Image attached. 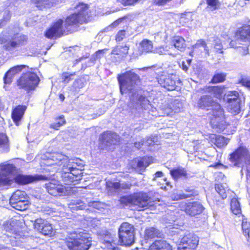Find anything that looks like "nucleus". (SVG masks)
<instances>
[{"instance_id": "obj_1", "label": "nucleus", "mask_w": 250, "mask_h": 250, "mask_svg": "<svg viewBox=\"0 0 250 250\" xmlns=\"http://www.w3.org/2000/svg\"><path fill=\"white\" fill-rule=\"evenodd\" d=\"M139 76L132 71H128L118 78L121 93H130V101L128 104V115L137 116L143 108L146 109L150 105L149 101L137 88L140 82Z\"/></svg>"}, {"instance_id": "obj_2", "label": "nucleus", "mask_w": 250, "mask_h": 250, "mask_svg": "<svg viewBox=\"0 0 250 250\" xmlns=\"http://www.w3.org/2000/svg\"><path fill=\"white\" fill-rule=\"evenodd\" d=\"M224 89V86H205L201 89L205 94L200 97L197 103L198 107L209 111L208 114L211 116L210 117L211 124L219 130L225 128L224 111L220 104L213 100V97L219 98Z\"/></svg>"}, {"instance_id": "obj_3", "label": "nucleus", "mask_w": 250, "mask_h": 250, "mask_svg": "<svg viewBox=\"0 0 250 250\" xmlns=\"http://www.w3.org/2000/svg\"><path fill=\"white\" fill-rule=\"evenodd\" d=\"M75 8L77 12L68 16L64 21L62 19L58 20L47 30L45 36L48 38H59L71 34L77 31L80 24L88 22L90 12L87 4L79 3Z\"/></svg>"}, {"instance_id": "obj_4", "label": "nucleus", "mask_w": 250, "mask_h": 250, "mask_svg": "<svg viewBox=\"0 0 250 250\" xmlns=\"http://www.w3.org/2000/svg\"><path fill=\"white\" fill-rule=\"evenodd\" d=\"M65 243L69 250H88L91 246V240L85 230L78 229L69 232Z\"/></svg>"}, {"instance_id": "obj_5", "label": "nucleus", "mask_w": 250, "mask_h": 250, "mask_svg": "<svg viewBox=\"0 0 250 250\" xmlns=\"http://www.w3.org/2000/svg\"><path fill=\"white\" fill-rule=\"evenodd\" d=\"M120 202L125 206H134L140 210L153 206V201L147 193L143 191L134 193L120 198Z\"/></svg>"}, {"instance_id": "obj_6", "label": "nucleus", "mask_w": 250, "mask_h": 250, "mask_svg": "<svg viewBox=\"0 0 250 250\" xmlns=\"http://www.w3.org/2000/svg\"><path fill=\"white\" fill-rule=\"evenodd\" d=\"M229 160L234 166L242 167V175L245 172L247 178H250V154L246 147H238L230 155Z\"/></svg>"}, {"instance_id": "obj_7", "label": "nucleus", "mask_w": 250, "mask_h": 250, "mask_svg": "<svg viewBox=\"0 0 250 250\" xmlns=\"http://www.w3.org/2000/svg\"><path fill=\"white\" fill-rule=\"evenodd\" d=\"M27 40L26 35L14 34L9 30L3 31L0 34V43L3 44V48L8 51H13L16 48L24 45Z\"/></svg>"}, {"instance_id": "obj_8", "label": "nucleus", "mask_w": 250, "mask_h": 250, "mask_svg": "<svg viewBox=\"0 0 250 250\" xmlns=\"http://www.w3.org/2000/svg\"><path fill=\"white\" fill-rule=\"evenodd\" d=\"M39 78L34 73L24 74L19 80L18 85L27 91L35 89L39 82Z\"/></svg>"}, {"instance_id": "obj_9", "label": "nucleus", "mask_w": 250, "mask_h": 250, "mask_svg": "<svg viewBox=\"0 0 250 250\" xmlns=\"http://www.w3.org/2000/svg\"><path fill=\"white\" fill-rule=\"evenodd\" d=\"M199 240L193 232H187L182 238L178 250H193L197 247Z\"/></svg>"}, {"instance_id": "obj_10", "label": "nucleus", "mask_w": 250, "mask_h": 250, "mask_svg": "<svg viewBox=\"0 0 250 250\" xmlns=\"http://www.w3.org/2000/svg\"><path fill=\"white\" fill-rule=\"evenodd\" d=\"M17 171L16 167L12 164H2L0 165V185L9 184V176Z\"/></svg>"}, {"instance_id": "obj_11", "label": "nucleus", "mask_w": 250, "mask_h": 250, "mask_svg": "<svg viewBox=\"0 0 250 250\" xmlns=\"http://www.w3.org/2000/svg\"><path fill=\"white\" fill-rule=\"evenodd\" d=\"M176 76H162L158 79V82L162 86L167 89L168 90H174L177 87V84H180L181 82L178 80L176 82Z\"/></svg>"}, {"instance_id": "obj_12", "label": "nucleus", "mask_w": 250, "mask_h": 250, "mask_svg": "<svg viewBox=\"0 0 250 250\" xmlns=\"http://www.w3.org/2000/svg\"><path fill=\"white\" fill-rule=\"evenodd\" d=\"M100 140L103 145L108 147L118 144L120 137L116 133L106 131L100 135Z\"/></svg>"}, {"instance_id": "obj_13", "label": "nucleus", "mask_w": 250, "mask_h": 250, "mask_svg": "<svg viewBox=\"0 0 250 250\" xmlns=\"http://www.w3.org/2000/svg\"><path fill=\"white\" fill-rule=\"evenodd\" d=\"M84 166L83 161L78 158L69 159L65 164H63V170L65 172L72 173L75 169H81Z\"/></svg>"}, {"instance_id": "obj_14", "label": "nucleus", "mask_w": 250, "mask_h": 250, "mask_svg": "<svg viewBox=\"0 0 250 250\" xmlns=\"http://www.w3.org/2000/svg\"><path fill=\"white\" fill-rule=\"evenodd\" d=\"M239 44H250V25L244 26L236 33L235 37Z\"/></svg>"}, {"instance_id": "obj_15", "label": "nucleus", "mask_w": 250, "mask_h": 250, "mask_svg": "<svg viewBox=\"0 0 250 250\" xmlns=\"http://www.w3.org/2000/svg\"><path fill=\"white\" fill-rule=\"evenodd\" d=\"M129 47L125 44L124 45H117L113 48L111 53L112 55H116L117 57L111 56L113 62H120L125 58L128 54Z\"/></svg>"}, {"instance_id": "obj_16", "label": "nucleus", "mask_w": 250, "mask_h": 250, "mask_svg": "<svg viewBox=\"0 0 250 250\" xmlns=\"http://www.w3.org/2000/svg\"><path fill=\"white\" fill-rule=\"evenodd\" d=\"M45 188L48 193L53 196H63L67 193L65 187L57 185L52 183L46 184Z\"/></svg>"}, {"instance_id": "obj_17", "label": "nucleus", "mask_w": 250, "mask_h": 250, "mask_svg": "<svg viewBox=\"0 0 250 250\" xmlns=\"http://www.w3.org/2000/svg\"><path fill=\"white\" fill-rule=\"evenodd\" d=\"M16 183L21 184L25 185L35 181L45 179V177L41 175H23L20 174L17 175L14 178Z\"/></svg>"}, {"instance_id": "obj_18", "label": "nucleus", "mask_w": 250, "mask_h": 250, "mask_svg": "<svg viewBox=\"0 0 250 250\" xmlns=\"http://www.w3.org/2000/svg\"><path fill=\"white\" fill-rule=\"evenodd\" d=\"M19 223V220L14 219L4 224L3 231L9 233L6 234L7 236L16 238V236H18L20 229Z\"/></svg>"}, {"instance_id": "obj_19", "label": "nucleus", "mask_w": 250, "mask_h": 250, "mask_svg": "<svg viewBox=\"0 0 250 250\" xmlns=\"http://www.w3.org/2000/svg\"><path fill=\"white\" fill-rule=\"evenodd\" d=\"M100 240L102 243L101 248L115 250L117 249V243L114 240L113 237L108 232L100 236Z\"/></svg>"}, {"instance_id": "obj_20", "label": "nucleus", "mask_w": 250, "mask_h": 250, "mask_svg": "<svg viewBox=\"0 0 250 250\" xmlns=\"http://www.w3.org/2000/svg\"><path fill=\"white\" fill-rule=\"evenodd\" d=\"M204 209L203 205L198 202L188 203L185 208V212L190 216H195L202 212Z\"/></svg>"}, {"instance_id": "obj_21", "label": "nucleus", "mask_w": 250, "mask_h": 250, "mask_svg": "<svg viewBox=\"0 0 250 250\" xmlns=\"http://www.w3.org/2000/svg\"><path fill=\"white\" fill-rule=\"evenodd\" d=\"M27 107L25 105H19L16 106L12 110L11 117L14 122L17 125L22 119Z\"/></svg>"}, {"instance_id": "obj_22", "label": "nucleus", "mask_w": 250, "mask_h": 250, "mask_svg": "<svg viewBox=\"0 0 250 250\" xmlns=\"http://www.w3.org/2000/svg\"><path fill=\"white\" fill-rule=\"evenodd\" d=\"M26 66L25 65H19L10 68L5 74L3 81L5 84H10L13 80L14 75L20 72Z\"/></svg>"}, {"instance_id": "obj_23", "label": "nucleus", "mask_w": 250, "mask_h": 250, "mask_svg": "<svg viewBox=\"0 0 250 250\" xmlns=\"http://www.w3.org/2000/svg\"><path fill=\"white\" fill-rule=\"evenodd\" d=\"M153 45L152 42L148 40L144 39L140 43L138 52L140 55L143 54L153 53Z\"/></svg>"}, {"instance_id": "obj_24", "label": "nucleus", "mask_w": 250, "mask_h": 250, "mask_svg": "<svg viewBox=\"0 0 250 250\" xmlns=\"http://www.w3.org/2000/svg\"><path fill=\"white\" fill-rule=\"evenodd\" d=\"M149 250H172L170 244L166 240H155L149 247Z\"/></svg>"}, {"instance_id": "obj_25", "label": "nucleus", "mask_w": 250, "mask_h": 250, "mask_svg": "<svg viewBox=\"0 0 250 250\" xmlns=\"http://www.w3.org/2000/svg\"><path fill=\"white\" fill-rule=\"evenodd\" d=\"M47 154L49 155L48 156H46L47 158L54 162L52 164L53 165L56 164L61 166L62 164H65L68 160V157L58 152H53L51 154L47 153Z\"/></svg>"}, {"instance_id": "obj_26", "label": "nucleus", "mask_w": 250, "mask_h": 250, "mask_svg": "<svg viewBox=\"0 0 250 250\" xmlns=\"http://www.w3.org/2000/svg\"><path fill=\"white\" fill-rule=\"evenodd\" d=\"M149 165V163H148V158L143 157L135 160L132 167L136 171L141 173L142 171H143L146 167Z\"/></svg>"}, {"instance_id": "obj_27", "label": "nucleus", "mask_w": 250, "mask_h": 250, "mask_svg": "<svg viewBox=\"0 0 250 250\" xmlns=\"http://www.w3.org/2000/svg\"><path fill=\"white\" fill-rule=\"evenodd\" d=\"M132 233H134V227L133 225L127 222L123 223L119 229V236L125 238V234H128L129 236L131 237Z\"/></svg>"}, {"instance_id": "obj_28", "label": "nucleus", "mask_w": 250, "mask_h": 250, "mask_svg": "<svg viewBox=\"0 0 250 250\" xmlns=\"http://www.w3.org/2000/svg\"><path fill=\"white\" fill-rule=\"evenodd\" d=\"M242 107V101H236L227 103V108L229 112L233 115L239 114Z\"/></svg>"}, {"instance_id": "obj_29", "label": "nucleus", "mask_w": 250, "mask_h": 250, "mask_svg": "<svg viewBox=\"0 0 250 250\" xmlns=\"http://www.w3.org/2000/svg\"><path fill=\"white\" fill-rule=\"evenodd\" d=\"M27 199V196L25 191L18 190L16 191L10 198V204L24 201Z\"/></svg>"}, {"instance_id": "obj_30", "label": "nucleus", "mask_w": 250, "mask_h": 250, "mask_svg": "<svg viewBox=\"0 0 250 250\" xmlns=\"http://www.w3.org/2000/svg\"><path fill=\"white\" fill-rule=\"evenodd\" d=\"M163 236L162 232L154 227L147 228L145 230V238L146 239H152L155 237L161 238Z\"/></svg>"}, {"instance_id": "obj_31", "label": "nucleus", "mask_w": 250, "mask_h": 250, "mask_svg": "<svg viewBox=\"0 0 250 250\" xmlns=\"http://www.w3.org/2000/svg\"><path fill=\"white\" fill-rule=\"evenodd\" d=\"M9 140L7 135L0 133V151L1 153L7 152L9 150Z\"/></svg>"}, {"instance_id": "obj_32", "label": "nucleus", "mask_w": 250, "mask_h": 250, "mask_svg": "<svg viewBox=\"0 0 250 250\" xmlns=\"http://www.w3.org/2000/svg\"><path fill=\"white\" fill-rule=\"evenodd\" d=\"M86 204L80 199L72 200L68 204V207L72 211L85 208Z\"/></svg>"}, {"instance_id": "obj_33", "label": "nucleus", "mask_w": 250, "mask_h": 250, "mask_svg": "<svg viewBox=\"0 0 250 250\" xmlns=\"http://www.w3.org/2000/svg\"><path fill=\"white\" fill-rule=\"evenodd\" d=\"M171 43L172 46L180 51H184L186 47L185 41L181 37H174L172 40Z\"/></svg>"}, {"instance_id": "obj_34", "label": "nucleus", "mask_w": 250, "mask_h": 250, "mask_svg": "<svg viewBox=\"0 0 250 250\" xmlns=\"http://www.w3.org/2000/svg\"><path fill=\"white\" fill-rule=\"evenodd\" d=\"M201 48L204 49L205 54L207 56H209L210 55L209 50L205 40L203 39L198 40L196 42V43L192 46V48L193 49V51H197L198 52H199V51H201Z\"/></svg>"}, {"instance_id": "obj_35", "label": "nucleus", "mask_w": 250, "mask_h": 250, "mask_svg": "<svg viewBox=\"0 0 250 250\" xmlns=\"http://www.w3.org/2000/svg\"><path fill=\"white\" fill-rule=\"evenodd\" d=\"M36 6L41 9L50 8L56 3V0H32Z\"/></svg>"}, {"instance_id": "obj_36", "label": "nucleus", "mask_w": 250, "mask_h": 250, "mask_svg": "<svg viewBox=\"0 0 250 250\" xmlns=\"http://www.w3.org/2000/svg\"><path fill=\"white\" fill-rule=\"evenodd\" d=\"M224 101L227 103L238 101H242L239 97V93L236 91H228L225 93L224 97Z\"/></svg>"}, {"instance_id": "obj_37", "label": "nucleus", "mask_w": 250, "mask_h": 250, "mask_svg": "<svg viewBox=\"0 0 250 250\" xmlns=\"http://www.w3.org/2000/svg\"><path fill=\"white\" fill-rule=\"evenodd\" d=\"M170 174L174 179H177L181 177L186 178L187 173L186 170L183 167H178L170 170Z\"/></svg>"}, {"instance_id": "obj_38", "label": "nucleus", "mask_w": 250, "mask_h": 250, "mask_svg": "<svg viewBox=\"0 0 250 250\" xmlns=\"http://www.w3.org/2000/svg\"><path fill=\"white\" fill-rule=\"evenodd\" d=\"M125 238L122 237V236H119V240L118 242L121 244V245H131L134 242V233H132L131 237L129 236V235H125Z\"/></svg>"}, {"instance_id": "obj_39", "label": "nucleus", "mask_w": 250, "mask_h": 250, "mask_svg": "<svg viewBox=\"0 0 250 250\" xmlns=\"http://www.w3.org/2000/svg\"><path fill=\"white\" fill-rule=\"evenodd\" d=\"M230 208L233 214L237 215L241 213L240 205L236 198H233L231 200Z\"/></svg>"}, {"instance_id": "obj_40", "label": "nucleus", "mask_w": 250, "mask_h": 250, "mask_svg": "<svg viewBox=\"0 0 250 250\" xmlns=\"http://www.w3.org/2000/svg\"><path fill=\"white\" fill-rule=\"evenodd\" d=\"M46 220L41 218L36 219L34 221V229L42 234L45 222Z\"/></svg>"}, {"instance_id": "obj_41", "label": "nucleus", "mask_w": 250, "mask_h": 250, "mask_svg": "<svg viewBox=\"0 0 250 250\" xmlns=\"http://www.w3.org/2000/svg\"><path fill=\"white\" fill-rule=\"evenodd\" d=\"M10 205L13 208L17 210H25L27 209L28 207V201L27 199L24 201L16 202L13 204H10Z\"/></svg>"}, {"instance_id": "obj_42", "label": "nucleus", "mask_w": 250, "mask_h": 250, "mask_svg": "<svg viewBox=\"0 0 250 250\" xmlns=\"http://www.w3.org/2000/svg\"><path fill=\"white\" fill-rule=\"evenodd\" d=\"M207 8L211 11L220 8L221 3L219 0H206Z\"/></svg>"}, {"instance_id": "obj_43", "label": "nucleus", "mask_w": 250, "mask_h": 250, "mask_svg": "<svg viewBox=\"0 0 250 250\" xmlns=\"http://www.w3.org/2000/svg\"><path fill=\"white\" fill-rule=\"evenodd\" d=\"M186 193H183L185 198H190L192 197H195L198 195L199 192L195 188L192 187H187L184 189Z\"/></svg>"}, {"instance_id": "obj_44", "label": "nucleus", "mask_w": 250, "mask_h": 250, "mask_svg": "<svg viewBox=\"0 0 250 250\" xmlns=\"http://www.w3.org/2000/svg\"><path fill=\"white\" fill-rule=\"evenodd\" d=\"M229 142V140L225 139L222 136H216L214 144L218 147H222L226 146Z\"/></svg>"}, {"instance_id": "obj_45", "label": "nucleus", "mask_w": 250, "mask_h": 250, "mask_svg": "<svg viewBox=\"0 0 250 250\" xmlns=\"http://www.w3.org/2000/svg\"><path fill=\"white\" fill-rule=\"evenodd\" d=\"M226 74L224 73H215L212 77L211 82L213 83L223 82L226 79Z\"/></svg>"}, {"instance_id": "obj_46", "label": "nucleus", "mask_w": 250, "mask_h": 250, "mask_svg": "<svg viewBox=\"0 0 250 250\" xmlns=\"http://www.w3.org/2000/svg\"><path fill=\"white\" fill-rule=\"evenodd\" d=\"M215 188L217 192L221 196L222 199L227 197V188L222 184H215Z\"/></svg>"}, {"instance_id": "obj_47", "label": "nucleus", "mask_w": 250, "mask_h": 250, "mask_svg": "<svg viewBox=\"0 0 250 250\" xmlns=\"http://www.w3.org/2000/svg\"><path fill=\"white\" fill-rule=\"evenodd\" d=\"M170 48L166 46L165 47L164 46H160L157 47L155 50H153V53H157L159 55H169L173 56V54L169 51V49Z\"/></svg>"}, {"instance_id": "obj_48", "label": "nucleus", "mask_w": 250, "mask_h": 250, "mask_svg": "<svg viewBox=\"0 0 250 250\" xmlns=\"http://www.w3.org/2000/svg\"><path fill=\"white\" fill-rule=\"evenodd\" d=\"M183 108V104L182 102H180L178 99L175 100L172 104V107H170V109H172L174 113L179 112Z\"/></svg>"}, {"instance_id": "obj_49", "label": "nucleus", "mask_w": 250, "mask_h": 250, "mask_svg": "<svg viewBox=\"0 0 250 250\" xmlns=\"http://www.w3.org/2000/svg\"><path fill=\"white\" fill-rule=\"evenodd\" d=\"M53 233V228L51 224L47 221L45 222V226H44L42 234L44 235L51 236Z\"/></svg>"}, {"instance_id": "obj_50", "label": "nucleus", "mask_w": 250, "mask_h": 250, "mask_svg": "<svg viewBox=\"0 0 250 250\" xmlns=\"http://www.w3.org/2000/svg\"><path fill=\"white\" fill-rule=\"evenodd\" d=\"M75 75V73L69 74L67 72L63 73L62 75V82L65 83H68L71 80L73 79V77Z\"/></svg>"}, {"instance_id": "obj_51", "label": "nucleus", "mask_w": 250, "mask_h": 250, "mask_svg": "<svg viewBox=\"0 0 250 250\" xmlns=\"http://www.w3.org/2000/svg\"><path fill=\"white\" fill-rule=\"evenodd\" d=\"M250 223L247 221L243 220L242 223V229L245 236L249 235Z\"/></svg>"}, {"instance_id": "obj_52", "label": "nucleus", "mask_w": 250, "mask_h": 250, "mask_svg": "<svg viewBox=\"0 0 250 250\" xmlns=\"http://www.w3.org/2000/svg\"><path fill=\"white\" fill-rule=\"evenodd\" d=\"M107 186L109 190H113L116 191L121 188V184L119 182H108L107 183Z\"/></svg>"}, {"instance_id": "obj_53", "label": "nucleus", "mask_w": 250, "mask_h": 250, "mask_svg": "<svg viewBox=\"0 0 250 250\" xmlns=\"http://www.w3.org/2000/svg\"><path fill=\"white\" fill-rule=\"evenodd\" d=\"M214 48L216 50V52L222 53V45L220 40L218 39H216L214 40Z\"/></svg>"}, {"instance_id": "obj_54", "label": "nucleus", "mask_w": 250, "mask_h": 250, "mask_svg": "<svg viewBox=\"0 0 250 250\" xmlns=\"http://www.w3.org/2000/svg\"><path fill=\"white\" fill-rule=\"evenodd\" d=\"M41 210L46 214H50L51 213L54 212V209L46 205L42 206Z\"/></svg>"}, {"instance_id": "obj_55", "label": "nucleus", "mask_w": 250, "mask_h": 250, "mask_svg": "<svg viewBox=\"0 0 250 250\" xmlns=\"http://www.w3.org/2000/svg\"><path fill=\"white\" fill-rule=\"evenodd\" d=\"M125 37V30H120L118 32L116 37L117 42L122 41Z\"/></svg>"}, {"instance_id": "obj_56", "label": "nucleus", "mask_w": 250, "mask_h": 250, "mask_svg": "<svg viewBox=\"0 0 250 250\" xmlns=\"http://www.w3.org/2000/svg\"><path fill=\"white\" fill-rule=\"evenodd\" d=\"M60 119L62 120V122L52 124L51 125V127L57 129L61 125L65 124V121L63 118V117L61 116L60 117Z\"/></svg>"}, {"instance_id": "obj_57", "label": "nucleus", "mask_w": 250, "mask_h": 250, "mask_svg": "<svg viewBox=\"0 0 250 250\" xmlns=\"http://www.w3.org/2000/svg\"><path fill=\"white\" fill-rule=\"evenodd\" d=\"M240 83L250 89V80L247 78H242Z\"/></svg>"}, {"instance_id": "obj_58", "label": "nucleus", "mask_w": 250, "mask_h": 250, "mask_svg": "<svg viewBox=\"0 0 250 250\" xmlns=\"http://www.w3.org/2000/svg\"><path fill=\"white\" fill-rule=\"evenodd\" d=\"M245 46H240L238 48L239 51L242 54V55H246L249 53V49L248 46L249 45H246V43H243Z\"/></svg>"}, {"instance_id": "obj_59", "label": "nucleus", "mask_w": 250, "mask_h": 250, "mask_svg": "<svg viewBox=\"0 0 250 250\" xmlns=\"http://www.w3.org/2000/svg\"><path fill=\"white\" fill-rule=\"evenodd\" d=\"M96 60H97V59L93 55L92 56V57H91L90 59L86 62L85 66H84L83 65V67H84V68H85L87 67H90V66L93 65L95 63Z\"/></svg>"}, {"instance_id": "obj_60", "label": "nucleus", "mask_w": 250, "mask_h": 250, "mask_svg": "<svg viewBox=\"0 0 250 250\" xmlns=\"http://www.w3.org/2000/svg\"><path fill=\"white\" fill-rule=\"evenodd\" d=\"M73 86L76 89L77 88H82L83 86V83L81 80H76L73 83Z\"/></svg>"}, {"instance_id": "obj_61", "label": "nucleus", "mask_w": 250, "mask_h": 250, "mask_svg": "<svg viewBox=\"0 0 250 250\" xmlns=\"http://www.w3.org/2000/svg\"><path fill=\"white\" fill-rule=\"evenodd\" d=\"M183 196H185L184 193H174L171 195V197L173 200H179L180 199H186L185 197H183Z\"/></svg>"}, {"instance_id": "obj_62", "label": "nucleus", "mask_w": 250, "mask_h": 250, "mask_svg": "<svg viewBox=\"0 0 250 250\" xmlns=\"http://www.w3.org/2000/svg\"><path fill=\"white\" fill-rule=\"evenodd\" d=\"M145 140L144 141V146H150L151 145H153L155 144V141L154 138H146L144 139Z\"/></svg>"}, {"instance_id": "obj_63", "label": "nucleus", "mask_w": 250, "mask_h": 250, "mask_svg": "<svg viewBox=\"0 0 250 250\" xmlns=\"http://www.w3.org/2000/svg\"><path fill=\"white\" fill-rule=\"evenodd\" d=\"M11 18V14L9 10H5L3 13V19H2L5 22L9 21Z\"/></svg>"}, {"instance_id": "obj_64", "label": "nucleus", "mask_w": 250, "mask_h": 250, "mask_svg": "<svg viewBox=\"0 0 250 250\" xmlns=\"http://www.w3.org/2000/svg\"><path fill=\"white\" fill-rule=\"evenodd\" d=\"M90 206H92L93 208H97L98 209H99L100 208H102V204L100 202H93L90 203Z\"/></svg>"}]
</instances>
